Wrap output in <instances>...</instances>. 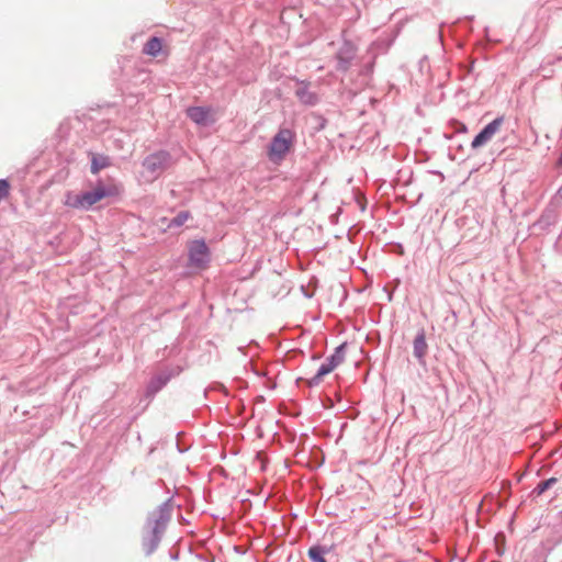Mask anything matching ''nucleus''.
<instances>
[{"label": "nucleus", "mask_w": 562, "mask_h": 562, "mask_svg": "<svg viewBox=\"0 0 562 562\" xmlns=\"http://www.w3.org/2000/svg\"><path fill=\"white\" fill-rule=\"evenodd\" d=\"M121 192V187L114 181L105 183L99 180L90 191L82 193L66 192L64 204L75 210H88L105 198L119 196Z\"/></svg>", "instance_id": "1"}, {"label": "nucleus", "mask_w": 562, "mask_h": 562, "mask_svg": "<svg viewBox=\"0 0 562 562\" xmlns=\"http://www.w3.org/2000/svg\"><path fill=\"white\" fill-rule=\"evenodd\" d=\"M170 166V155L167 151H158L147 156L143 161L140 177L145 182L155 181Z\"/></svg>", "instance_id": "2"}, {"label": "nucleus", "mask_w": 562, "mask_h": 562, "mask_svg": "<svg viewBox=\"0 0 562 562\" xmlns=\"http://www.w3.org/2000/svg\"><path fill=\"white\" fill-rule=\"evenodd\" d=\"M294 142V133L289 128H280L271 140L268 157L272 162L279 164L290 151Z\"/></svg>", "instance_id": "3"}, {"label": "nucleus", "mask_w": 562, "mask_h": 562, "mask_svg": "<svg viewBox=\"0 0 562 562\" xmlns=\"http://www.w3.org/2000/svg\"><path fill=\"white\" fill-rule=\"evenodd\" d=\"M189 263L198 269H205L210 262V249L203 239H195L188 244Z\"/></svg>", "instance_id": "4"}, {"label": "nucleus", "mask_w": 562, "mask_h": 562, "mask_svg": "<svg viewBox=\"0 0 562 562\" xmlns=\"http://www.w3.org/2000/svg\"><path fill=\"white\" fill-rule=\"evenodd\" d=\"M342 348L344 346L337 348L335 353L319 367L316 374L308 380L310 385L319 384L325 375L333 372L339 364L344 362L345 357L342 353Z\"/></svg>", "instance_id": "5"}, {"label": "nucleus", "mask_w": 562, "mask_h": 562, "mask_svg": "<svg viewBox=\"0 0 562 562\" xmlns=\"http://www.w3.org/2000/svg\"><path fill=\"white\" fill-rule=\"evenodd\" d=\"M187 115L199 125H209L215 122L213 111L205 106H191L187 110Z\"/></svg>", "instance_id": "6"}, {"label": "nucleus", "mask_w": 562, "mask_h": 562, "mask_svg": "<svg viewBox=\"0 0 562 562\" xmlns=\"http://www.w3.org/2000/svg\"><path fill=\"white\" fill-rule=\"evenodd\" d=\"M502 122V119H495L494 121L488 123L472 140V147L477 148L487 143L499 130Z\"/></svg>", "instance_id": "7"}, {"label": "nucleus", "mask_w": 562, "mask_h": 562, "mask_svg": "<svg viewBox=\"0 0 562 562\" xmlns=\"http://www.w3.org/2000/svg\"><path fill=\"white\" fill-rule=\"evenodd\" d=\"M428 351V345L424 330L417 334L413 342V353L422 364H425V357Z\"/></svg>", "instance_id": "8"}, {"label": "nucleus", "mask_w": 562, "mask_h": 562, "mask_svg": "<svg viewBox=\"0 0 562 562\" xmlns=\"http://www.w3.org/2000/svg\"><path fill=\"white\" fill-rule=\"evenodd\" d=\"M162 49L161 40L158 37H151L144 45L143 53L151 57H156Z\"/></svg>", "instance_id": "9"}, {"label": "nucleus", "mask_w": 562, "mask_h": 562, "mask_svg": "<svg viewBox=\"0 0 562 562\" xmlns=\"http://www.w3.org/2000/svg\"><path fill=\"white\" fill-rule=\"evenodd\" d=\"M110 166V159L108 156L93 155L91 159V172L93 175L99 173L102 169Z\"/></svg>", "instance_id": "10"}, {"label": "nucleus", "mask_w": 562, "mask_h": 562, "mask_svg": "<svg viewBox=\"0 0 562 562\" xmlns=\"http://www.w3.org/2000/svg\"><path fill=\"white\" fill-rule=\"evenodd\" d=\"M190 218L191 213L189 211H182L168 223L167 228L180 227Z\"/></svg>", "instance_id": "11"}, {"label": "nucleus", "mask_w": 562, "mask_h": 562, "mask_svg": "<svg viewBox=\"0 0 562 562\" xmlns=\"http://www.w3.org/2000/svg\"><path fill=\"white\" fill-rule=\"evenodd\" d=\"M326 550L319 546L310 548L307 554L312 562H326L324 554Z\"/></svg>", "instance_id": "12"}, {"label": "nucleus", "mask_w": 562, "mask_h": 562, "mask_svg": "<svg viewBox=\"0 0 562 562\" xmlns=\"http://www.w3.org/2000/svg\"><path fill=\"white\" fill-rule=\"evenodd\" d=\"M557 482V479L551 477L546 481H542L538 484V486L535 488L533 493L537 495L543 494L548 488H550L554 483Z\"/></svg>", "instance_id": "13"}, {"label": "nucleus", "mask_w": 562, "mask_h": 562, "mask_svg": "<svg viewBox=\"0 0 562 562\" xmlns=\"http://www.w3.org/2000/svg\"><path fill=\"white\" fill-rule=\"evenodd\" d=\"M10 184L7 180H0V201L9 195Z\"/></svg>", "instance_id": "14"}, {"label": "nucleus", "mask_w": 562, "mask_h": 562, "mask_svg": "<svg viewBox=\"0 0 562 562\" xmlns=\"http://www.w3.org/2000/svg\"><path fill=\"white\" fill-rule=\"evenodd\" d=\"M159 387H160V385H156V386H153L151 390H153V392H156V391H158Z\"/></svg>", "instance_id": "15"}]
</instances>
